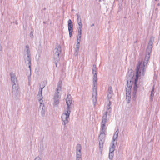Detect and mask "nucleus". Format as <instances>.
Instances as JSON below:
<instances>
[{
	"instance_id": "obj_1",
	"label": "nucleus",
	"mask_w": 160,
	"mask_h": 160,
	"mask_svg": "<svg viewBox=\"0 0 160 160\" xmlns=\"http://www.w3.org/2000/svg\"><path fill=\"white\" fill-rule=\"evenodd\" d=\"M111 105V102L109 100V102L107 106V111L105 112V114L103 115L102 118L100 128L101 133L98 137L100 150H102L103 144L105 142L107 128L106 124L107 120L110 117V113L111 111V108L110 107Z\"/></svg>"
},
{
	"instance_id": "obj_2",
	"label": "nucleus",
	"mask_w": 160,
	"mask_h": 160,
	"mask_svg": "<svg viewBox=\"0 0 160 160\" xmlns=\"http://www.w3.org/2000/svg\"><path fill=\"white\" fill-rule=\"evenodd\" d=\"M153 43L152 42L149 41L148 45L147 47L146 54L145 56L144 61H139L138 62V64L137 65L138 69V71L139 68H141L143 70L144 69H146V66L148 64V62L149 61L150 57V54L152 51V49Z\"/></svg>"
},
{
	"instance_id": "obj_3",
	"label": "nucleus",
	"mask_w": 160,
	"mask_h": 160,
	"mask_svg": "<svg viewBox=\"0 0 160 160\" xmlns=\"http://www.w3.org/2000/svg\"><path fill=\"white\" fill-rule=\"evenodd\" d=\"M138 67L137 66L136 71V78L135 79V82L134 84V86L133 87L134 91L133 92V95L135 96L136 93V92L138 89V86L137 84V81L138 79L139 76H144L145 75V70L144 69L143 70L141 68H139L138 71Z\"/></svg>"
},
{
	"instance_id": "obj_4",
	"label": "nucleus",
	"mask_w": 160,
	"mask_h": 160,
	"mask_svg": "<svg viewBox=\"0 0 160 160\" xmlns=\"http://www.w3.org/2000/svg\"><path fill=\"white\" fill-rule=\"evenodd\" d=\"M97 74H93V88L92 93L93 103L94 107L95 106L97 102Z\"/></svg>"
},
{
	"instance_id": "obj_5",
	"label": "nucleus",
	"mask_w": 160,
	"mask_h": 160,
	"mask_svg": "<svg viewBox=\"0 0 160 160\" xmlns=\"http://www.w3.org/2000/svg\"><path fill=\"white\" fill-rule=\"evenodd\" d=\"M62 83L61 81L58 82L54 98V105L56 107L58 106L59 103V99L61 97V95L59 94V91H61L62 89Z\"/></svg>"
},
{
	"instance_id": "obj_6",
	"label": "nucleus",
	"mask_w": 160,
	"mask_h": 160,
	"mask_svg": "<svg viewBox=\"0 0 160 160\" xmlns=\"http://www.w3.org/2000/svg\"><path fill=\"white\" fill-rule=\"evenodd\" d=\"M70 112V110H65L64 112L62 114L61 118L63 125H66L69 122L70 120L69 116Z\"/></svg>"
},
{
	"instance_id": "obj_7",
	"label": "nucleus",
	"mask_w": 160,
	"mask_h": 160,
	"mask_svg": "<svg viewBox=\"0 0 160 160\" xmlns=\"http://www.w3.org/2000/svg\"><path fill=\"white\" fill-rule=\"evenodd\" d=\"M53 52L54 59L55 60H56L57 61H59L60 60L59 55L61 52V47L60 45H57L56 46L54 49Z\"/></svg>"
},
{
	"instance_id": "obj_8",
	"label": "nucleus",
	"mask_w": 160,
	"mask_h": 160,
	"mask_svg": "<svg viewBox=\"0 0 160 160\" xmlns=\"http://www.w3.org/2000/svg\"><path fill=\"white\" fill-rule=\"evenodd\" d=\"M12 93L13 95L17 97L18 95V90L19 87L17 83L12 84Z\"/></svg>"
},
{
	"instance_id": "obj_9",
	"label": "nucleus",
	"mask_w": 160,
	"mask_h": 160,
	"mask_svg": "<svg viewBox=\"0 0 160 160\" xmlns=\"http://www.w3.org/2000/svg\"><path fill=\"white\" fill-rule=\"evenodd\" d=\"M68 28L69 32L70 37H71L73 31L72 22L71 19H69L68 21Z\"/></svg>"
},
{
	"instance_id": "obj_10",
	"label": "nucleus",
	"mask_w": 160,
	"mask_h": 160,
	"mask_svg": "<svg viewBox=\"0 0 160 160\" xmlns=\"http://www.w3.org/2000/svg\"><path fill=\"white\" fill-rule=\"evenodd\" d=\"M66 100L67 105V107L65 110H70V106L72 103V100L71 98L70 95L69 94L67 96V98L66 99Z\"/></svg>"
},
{
	"instance_id": "obj_11",
	"label": "nucleus",
	"mask_w": 160,
	"mask_h": 160,
	"mask_svg": "<svg viewBox=\"0 0 160 160\" xmlns=\"http://www.w3.org/2000/svg\"><path fill=\"white\" fill-rule=\"evenodd\" d=\"M26 54H24V60L25 61V62L26 63L27 62H28V64L29 65V68L30 69V72H31V55H28L27 57H26Z\"/></svg>"
},
{
	"instance_id": "obj_12",
	"label": "nucleus",
	"mask_w": 160,
	"mask_h": 160,
	"mask_svg": "<svg viewBox=\"0 0 160 160\" xmlns=\"http://www.w3.org/2000/svg\"><path fill=\"white\" fill-rule=\"evenodd\" d=\"M12 84L17 83L18 80L15 74L13 72H11L10 74Z\"/></svg>"
},
{
	"instance_id": "obj_13",
	"label": "nucleus",
	"mask_w": 160,
	"mask_h": 160,
	"mask_svg": "<svg viewBox=\"0 0 160 160\" xmlns=\"http://www.w3.org/2000/svg\"><path fill=\"white\" fill-rule=\"evenodd\" d=\"M39 111L40 112L41 116L44 117L45 115V108L43 103L40 104Z\"/></svg>"
},
{
	"instance_id": "obj_14",
	"label": "nucleus",
	"mask_w": 160,
	"mask_h": 160,
	"mask_svg": "<svg viewBox=\"0 0 160 160\" xmlns=\"http://www.w3.org/2000/svg\"><path fill=\"white\" fill-rule=\"evenodd\" d=\"M77 22L78 25V28H82L81 18L80 17V16L78 14L77 15Z\"/></svg>"
},
{
	"instance_id": "obj_15",
	"label": "nucleus",
	"mask_w": 160,
	"mask_h": 160,
	"mask_svg": "<svg viewBox=\"0 0 160 160\" xmlns=\"http://www.w3.org/2000/svg\"><path fill=\"white\" fill-rule=\"evenodd\" d=\"M128 88H126V99L128 103H129L131 100V95L128 91V93L127 92Z\"/></svg>"
},
{
	"instance_id": "obj_16",
	"label": "nucleus",
	"mask_w": 160,
	"mask_h": 160,
	"mask_svg": "<svg viewBox=\"0 0 160 160\" xmlns=\"http://www.w3.org/2000/svg\"><path fill=\"white\" fill-rule=\"evenodd\" d=\"M119 133L118 129L115 132L113 138V141H115L116 143L117 142V138L118 137V134Z\"/></svg>"
},
{
	"instance_id": "obj_17",
	"label": "nucleus",
	"mask_w": 160,
	"mask_h": 160,
	"mask_svg": "<svg viewBox=\"0 0 160 160\" xmlns=\"http://www.w3.org/2000/svg\"><path fill=\"white\" fill-rule=\"evenodd\" d=\"M81 151H77L76 152V160H82Z\"/></svg>"
},
{
	"instance_id": "obj_18",
	"label": "nucleus",
	"mask_w": 160,
	"mask_h": 160,
	"mask_svg": "<svg viewBox=\"0 0 160 160\" xmlns=\"http://www.w3.org/2000/svg\"><path fill=\"white\" fill-rule=\"evenodd\" d=\"M154 95V86L153 87L152 90L151 91L150 95V100L152 102L153 100V97Z\"/></svg>"
},
{
	"instance_id": "obj_19",
	"label": "nucleus",
	"mask_w": 160,
	"mask_h": 160,
	"mask_svg": "<svg viewBox=\"0 0 160 160\" xmlns=\"http://www.w3.org/2000/svg\"><path fill=\"white\" fill-rule=\"evenodd\" d=\"M26 50H25L24 53L27 55V56L31 55L30 51L29 49V46L28 45L26 46Z\"/></svg>"
},
{
	"instance_id": "obj_20",
	"label": "nucleus",
	"mask_w": 160,
	"mask_h": 160,
	"mask_svg": "<svg viewBox=\"0 0 160 160\" xmlns=\"http://www.w3.org/2000/svg\"><path fill=\"white\" fill-rule=\"evenodd\" d=\"M115 141H112L111 144L109 148V150H114L115 146Z\"/></svg>"
},
{
	"instance_id": "obj_21",
	"label": "nucleus",
	"mask_w": 160,
	"mask_h": 160,
	"mask_svg": "<svg viewBox=\"0 0 160 160\" xmlns=\"http://www.w3.org/2000/svg\"><path fill=\"white\" fill-rule=\"evenodd\" d=\"M42 95H38L37 98L39 101L40 104L41 103H43V101L42 100Z\"/></svg>"
},
{
	"instance_id": "obj_22",
	"label": "nucleus",
	"mask_w": 160,
	"mask_h": 160,
	"mask_svg": "<svg viewBox=\"0 0 160 160\" xmlns=\"http://www.w3.org/2000/svg\"><path fill=\"white\" fill-rule=\"evenodd\" d=\"M114 151H109L108 157L109 159L111 160H112L113 159L114 156Z\"/></svg>"
},
{
	"instance_id": "obj_23",
	"label": "nucleus",
	"mask_w": 160,
	"mask_h": 160,
	"mask_svg": "<svg viewBox=\"0 0 160 160\" xmlns=\"http://www.w3.org/2000/svg\"><path fill=\"white\" fill-rule=\"evenodd\" d=\"M82 28H78V38H81V35L82 33Z\"/></svg>"
},
{
	"instance_id": "obj_24",
	"label": "nucleus",
	"mask_w": 160,
	"mask_h": 160,
	"mask_svg": "<svg viewBox=\"0 0 160 160\" xmlns=\"http://www.w3.org/2000/svg\"><path fill=\"white\" fill-rule=\"evenodd\" d=\"M92 73L93 74H97V68L95 65H93L92 68Z\"/></svg>"
},
{
	"instance_id": "obj_25",
	"label": "nucleus",
	"mask_w": 160,
	"mask_h": 160,
	"mask_svg": "<svg viewBox=\"0 0 160 160\" xmlns=\"http://www.w3.org/2000/svg\"><path fill=\"white\" fill-rule=\"evenodd\" d=\"M108 91V94H113L112 88L110 86L109 87Z\"/></svg>"
},
{
	"instance_id": "obj_26",
	"label": "nucleus",
	"mask_w": 160,
	"mask_h": 160,
	"mask_svg": "<svg viewBox=\"0 0 160 160\" xmlns=\"http://www.w3.org/2000/svg\"><path fill=\"white\" fill-rule=\"evenodd\" d=\"M81 146L80 144H78L77 146L76 150H81Z\"/></svg>"
},
{
	"instance_id": "obj_27",
	"label": "nucleus",
	"mask_w": 160,
	"mask_h": 160,
	"mask_svg": "<svg viewBox=\"0 0 160 160\" xmlns=\"http://www.w3.org/2000/svg\"><path fill=\"white\" fill-rule=\"evenodd\" d=\"M44 87H43L42 88H40L39 89L38 95H42V89Z\"/></svg>"
},
{
	"instance_id": "obj_28",
	"label": "nucleus",
	"mask_w": 160,
	"mask_h": 160,
	"mask_svg": "<svg viewBox=\"0 0 160 160\" xmlns=\"http://www.w3.org/2000/svg\"><path fill=\"white\" fill-rule=\"evenodd\" d=\"M33 32L31 31L30 33V37L31 38H33Z\"/></svg>"
},
{
	"instance_id": "obj_29",
	"label": "nucleus",
	"mask_w": 160,
	"mask_h": 160,
	"mask_svg": "<svg viewBox=\"0 0 160 160\" xmlns=\"http://www.w3.org/2000/svg\"><path fill=\"white\" fill-rule=\"evenodd\" d=\"M113 95V94H108V99H110L112 98V96Z\"/></svg>"
},
{
	"instance_id": "obj_30",
	"label": "nucleus",
	"mask_w": 160,
	"mask_h": 160,
	"mask_svg": "<svg viewBox=\"0 0 160 160\" xmlns=\"http://www.w3.org/2000/svg\"><path fill=\"white\" fill-rule=\"evenodd\" d=\"M80 48V44L77 43L76 45V49L79 50Z\"/></svg>"
},
{
	"instance_id": "obj_31",
	"label": "nucleus",
	"mask_w": 160,
	"mask_h": 160,
	"mask_svg": "<svg viewBox=\"0 0 160 160\" xmlns=\"http://www.w3.org/2000/svg\"><path fill=\"white\" fill-rule=\"evenodd\" d=\"M79 50L76 49H75V51L74 52V54L75 56H77L78 55Z\"/></svg>"
},
{
	"instance_id": "obj_32",
	"label": "nucleus",
	"mask_w": 160,
	"mask_h": 160,
	"mask_svg": "<svg viewBox=\"0 0 160 160\" xmlns=\"http://www.w3.org/2000/svg\"><path fill=\"white\" fill-rule=\"evenodd\" d=\"M127 86L128 87V89L131 88L132 87V86L130 84H128V80H127Z\"/></svg>"
},
{
	"instance_id": "obj_33",
	"label": "nucleus",
	"mask_w": 160,
	"mask_h": 160,
	"mask_svg": "<svg viewBox=\"0 0 160 160\" xmlns=\"http://www.w3.org/2000/svg\"><path fill=\"white\" fill-rule=\"evenodd\" d=\"M81 38H78L77 39V43H79L81 41Z\"/></svg>"
},
{
	"instance_id": "obj_34",
	"label": "nucleus",
	"mask_w": 160,
	"mask_h": 160,
	"mask_svg": "<svg viewBox=\"0 0 160 160\" xmlns=\"http://www.w3.org/2000/svg\"><path fill=\"white\" fill-rule=\"evenodd\" d=\"M34 160H41V159L39 157H37L35 158Z\"/></svg>"
},
{
	"instance_id": "obj_35",
	"label": "nucleus",
	"mask_w": 160,
	"mask_h": 160,
	"mask_svg": "<svg viewBox=\"0 0 160 160\" xmlns=\"http://www.w3.org/2000/svg\"><path fill=\"white\" fill-rule=\"evenodd\" d=\"M58 61H57L56 60H55L54 59V63L55 64L56 67H57V64H58Z\"/></svg>"
},
{
	"instance_id": "obj_36",
	"label": "nucleus",
	"mask_w": 160,
	"mask_h": 160,
	"mask_svg": "<svg viewBox=\"0 0 160 160\" xmlns=\"http://www.w3.org/2000/svg\"><path fill=\"white\" fill-rule=\"evenodd\" d=\"M2 46H0V51H2Z\"/></svg>"
},
{
	"instance_id": "obj_37",
	"label": "nucleus",
	"mask_w": 160,
	"mask_h": 160,
	"mask_svg": "<svg viewBox=\"0 0 160 160\" xmlns=\"http://www.w3.org/2000/svg\"><path fill=\"white\" fill-rule=\"evenodd\" d=\"M137 41L136 40L134 42V43H137Z\"/></svg>"
},
{
	"instance_id": "obj_38",
	"label": "nucleus",
	"mask_w": 160,
	"mask_h": 160,
	"mask_svg": "<svg viewBox=\"0 0 160 160\" xmlns=\"http://www.w3.org/2000/svg\"><path fill=\"white\" fill-rule=\"evenodd\" d=\"M142 160H148L147 159H144V158H143Z\"/></svg>"
},
{
	"instance_id": "obj_39",
	"label": "nucleus",
	"mask_w": 160,
	"mask_h": 160,
	"mask_svg": "<svg viewBox=\"0 0 160 160\" xmlns=\"http://www.w3.org/2000/svg\"><path fill=\"white\" fill-rule=\"evenodd\" d=\"M94 26V24H93L92 25H91V27H92V26Z\"/></svg>"
},
{
	"instance_id": "obj_40",
	"label": "nucleus",
	"mask_w": 160,
	"mask_h": 160,
	"mask_svg": "<svg viewBox=\"0 0 160 160\" xmlns=\"http://www.w3.org/2000/svg\"><path fill=\"white\" fill-rule=\"evenodd\" d=\"M42 151V150L40 151V153H41Z\"/></svg>"
}]
</instances>
